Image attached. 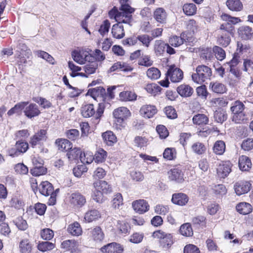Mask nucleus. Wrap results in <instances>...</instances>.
<instances>
[{
  "label": "nucleus",
  "instance_id": "obj_47",
  "mask_svg": "<svg viewBox=\"0 0 253 253\" xmlns=\"http://www.w3.org/2000/svg\"><path fill=\"white\" fill-rule=\"evenodd\" d=\"M34 52L36 55L38 56V57L46 60L48 62L51 64H54V58L48 53L42 50H37L34 51Z\"/></svg>",
  "mask_w": 253,
  "mask_h": 253
},
{
  "label": "nucleus",
  "instance_id": "obj_44",
  "mask_svg": "<svg viewBox=\"0 0 253 253\" xmlns=\"http://www.w3.org/2000/svg\"><path fill=\"white\" fill-rule=\"evenodd\" d=\"M225 150V144L224 141L222 140L216 141L213 146V152L217 155H222Z\"/></svg>",
  "mask_w": 253,
  "mask_h": 253
},
{
  "label": "nucleus",
  "instance_id": "obj_24",
  "mask_svg": "<svg viewBox=\"0 0 253 253\" xmlns=\"http://www.w3.org/2000/svg\"><path fill=\"white\" fill-rule=\"evenodd\" d=\"M91 96L98 101V99L100 101H104V98L103 95L105 94V89L101 86L97 87L90 89L89 91Z\"/></svg>",
  "mask_w": 253,
  "mask_h": 253
},
{
  "label": "nucleus",
  "instance_id": "obj_51",
  "mask_svg": "<svg viewBox=\"0 0 253 253\" xmlns=\"http://www.w3.org/2000/svg\"><path fill=\"white\" fill-rule=\"evenodd\" d=\"M212 51L217 60L222 61L225 58V52L221 47L214 46L212 48Z\"/></svg>",
  "mask_w": 253,
  "mask_h": 253
},
{
  "label": "nucleus",
  "instance_id": "obj_13",
  "mask_svg": "<svg viewBox=\"0 0 253 253\" xmlns=\"http://www.w3.org/2000/svg\"><path fill=\"white\" fill-rule=\"evenodd\" d=\"M46 131L44 129H41L31 137L30 144L32 147H35L41 141L45 140L46 138Z\"/></svg>",
  "mask_w": 253,
  "mask_h": 253
},
{
  "label": "nucleus",
  "instance_id": "obj_41",
  "mask_svg": "<svg viewBox=\"0 0 253 253\" xmlns=\"http://www.w3.org/2000/svg\"><path fill=\"white\" fill-rule=\"evenodd\" d=\"M19 248L21 253H31L32 245L29 240L24 239L20 242Z\"/></svg>",
  "mask_w": 253,
  "mask_h": 253
},
{
  "label": "nucleus",
  "instance_id": "obj_20",
  "mask_svg": "<svg viewBox=\"0 0 253 253\" xmlns=\"http://www.w3.org/2000/svg\"><path fill=\"white\" fill-rule=\"evenodd\" d=\"M188 197L186 194L178 193L172 195L171 201L175 205L184 206L188 202Z\"/></svg>",
  "mask_w": 253,
  "mask_h": 253
},
{
  "label": "nucleus",
  "instance_id": "obj_3",
  "mask_svg": "<svg viewBox=\"0 0 253 253\" xmlns=\"http://www.w3.org/2000/svg\"><path fill=\"white\" fill-rule=\"evenodd\" d=\"M124 0H121V7L119 11L118 14H120V20L118 21L123 22L124 23L127 24L130 22L132 17L131 13L134 11V8H132L130 5L126 4H123Z\"/></svg>",
  "mask_w": 253,
  "mask_h": 253
},
{
  "label": "nucleus",
  "instance_id": "obj_11",
  "mask_svg": "<svg viewBox=\"0 0 253 253\" xmlns=\"http://www.w3.org/2000/svg\"><path fill=\"white\" fill-rule=\"evenodd\" d=\"M157 113L155 106L152 105H144L140 110V114L145 118H151Z\"/></svg>",
  "mask_w": 253,
  "mask_h": 253
},
{
  "label": "nucleus",
  "instance_id": "obj_23",
  "mask_svg": "<svg viewBox=\"0 0 253 253\" xmlns=\"http://www.w3.org/2000/svg\"><path fill=\"white\" fill-rule=\"evenodd\" d=\"M28 143L26 142L18 141L15 145L16 151L13 153V149L10 151V156H18L21 153H25L28 149Z\"/></svg>",
  "mask_w": 253,
  "mask_h": 253
},
{
  "label": "nucleus",
  "instance_id": "obj_25",
  "mask_svg": "<svg viewBox=\"0 0 253 253\" xmlns=\"http://www.w3.org/2000/svg\"><path fill=\"white\" fill-rule=\"evenodd\" d=\"M47 172L46 168L43 166V160L40 159L39 166H36L30 170L31 173L35 176L45 174Z\"/></svg>",
  "mask_w": 253,
  "mask_h": 253
},
{
  "label": "nucleus",
  "instance_id": "obj_4",
  "mask_svg": "<svg viewBox=\"0 0 253 253\" xmlns=\"http://www.w3.org/2000/svg\"><path fill=\"white\" fill-rule=\"evenodd\" d=\"M221 17L225 22L222 24L220 29L226 31V32H232L233 30V27L231 24H235L240 21L239 18L232 17L227 14H222Z\"/></svg>",
  "mask_w": 253,
  "mask_h": 253
},
{
  "label": "nucleus",
  "instance_id": "obj_62",
  "mask_svg": "<svg viewBox=\"0 0 253 253\" xmlns=\"http://www.w3.org/2000/svg\"><path fill=\"white\" fill-rule=\"evenodd\" d=\"M169 211V208L167 205L159 204L155 207V211L158 214L166 215Z\"/></svg>",
  "mask_w": 253,
  "mask_h": 253
},
{
  "label": "nucleus",
  "instance_id": "obj_54",
  "mask_svg": "<svg viewBox=\"0 0 253 253\" xmlns=\"http://www.w3.org/2000/svg\"><path fill=\"white\" fill-rule=\"evenodd\" d=\"M183 10L186 15H192L196 13L197 7L193 3H186L183 5Z\"/></svg>",
  "mask_w": 253,
  "mask_h": 253
},
{
  "label": "nucleus",
  "instance_id": "obj_21",
  "mask_svg": "<svg viewBox=\"0 0 253 253\" xmlns=\"http://www.w3.org/2000/svg\"><path fill=\"white\" fill-rule=\"evenodd\" d=\"M40 192L45 196H49L53 193V187L52 184L48 181L42 182L39 185Z\"/></svg>",
  "mask_w": 253,
  "mask_h": 253
},
{
  "label": "nucleus",
  "instance_id": "obj_49",
  "mask_svg": "<svg viewBox=\"0 0 253 253\" xmlns=\"http://www.w3.org/2000/svg\"><path fill=\"white\" fill-rule=\"evenodd\" d=\"M167 43L162 41H156L154 45L155 53L157 55L162 54L166 51Z\"/></svg>",
  "mask_w": 253,
  "mask_h": 253
},
{
  "label": "nucleus",
  "instance_id": "obj_53",
  "mask_svg": "<svg viewBox=\"0 0 253 253\" xmlns=\"http://www.w3.org/2000/svg\"><path fill=\"white\" fill-rule=\"evenodd\" d=\"M146 73L147 77L151 80H157L161 76L160 71L157 68L154 67L148 69Z\"/></svg>",
  "mask_w": 253,
  "mask_h": 253
},
{
  "label": "nucleus",
  "instance_id": "obj_9",
  "mask_svg": "<svg viewBox=\"0 0 253 253\" xmlns=\"http://www.w3.org/2000/svg\"><path fill=\"white\" fill-rule=\"evenodd\" d=\"M72 56L75 62L80 64H85V61L89 60L91 57L88 53L83 50L73 51L72 52Z\"/></svg>",
  "mask_w": 253,
  "mask_h": 253
},
{
  "label": "nucleus",
  "instance_id": "obj_43",
  "mask_svg": "<svg viewBox=\"0 0 253 253\" xmlns=\"http://www.w3.org/2000/svg\"><path fill=\"white\" fill-rule=\"evenodd\" d=\"M107 157V152L102 148L98 149L95 152L93 160L96 163H102L105 161Z\"/></svg>",
  "mask_w": 253,
  "mask_h": 253
},
{
  "label": "nucleus",
  "instance_id": "obj_22",
  "mask_svg": "<svg viewBox=\"0 0 253 253\" xmlns=\"http://www.w3.org/2000/svg\"><path fill=\"white\" fill-rule=\"evenodd\" d=\"M153 16L158 22L164 23L167 20V14L163 8L158 7L154 11Z\"/></svg>",
  "mask_w": 253,
  "mask_h": 253
},
{
  "label": "nucleus",
  "instance_id": "obj_48",
  "mask_svg": "<svg viewBox=\"0 0 253 253\" xmlns=\"http://www.w3.org/2000/svg\"><path fill=\"white\" fill-rule=\"evenodd\" d=\"M179 231L181 234L186 237L191 236L193 234L191 226L188 223L182 225Z\"/></svg>",
  "mask_w": 253,
  "mask_h": 253
},
{
  "label": "nucleus",
  "instance_id": "obj_2",
  "mask_svg": "<svg viewBox=\"0 0 253 253\" xmlns=\"http://www.w3.org/2000/svg\"><path fill=\"white\" fill-rule=\"evenodd\" d=\"M245 105L243 102L239 100H237L232 104L230 110L233 114L232 117L233 121L236 123H240L241 121L244 120L245 114L244 110Z\"/></svg>",
  "mask_w": 253,
  "mask_h": 253
},
{
  "label": "nucleus",
  "instance_id": "obj_52",
  "mask_svg": "<svg viewBox=\"0 0 253 253\" xmlns=\"http://www.w3.org/2000/svg\"><path fill=\"white\" fill-rule=\"evenodd\" d=\"M145 90L149 93L155 95L161 91V88L156 84H150L146 85Z\"/></svg>",
  "mask_w": 253,
  "mask_h": 253
},
{
  "label": "nucleus",
  "instance_id": "obj_60",
  "mask_svg": "<svg viewBox=\"0 0 253 253\" xmlns=\"http://www.w3.org/2000/svg\"><path fill=\"white\" fill-rule=\"evenodd\" d=\"M241 148L245 151H250L253 149V138H248L243 141Z\"/></svg>",
  "mask_w": 253,
  "mask_h": 253
},
{
  "label": "nucleus",
  "instance_id": "obj_26",
  "mask_svg": "<svg viewBox=\"0 0 253 253\" xmlns=\"http://www.w3.org/2000/svg\"><path fill=\"white\" fill-rule=\"evenodd\" d=\"M102 136L104 142L107 145L112 146L117 142V137L111 131H107L103 133Z\"/></svg>",
  "mask_w": 253,
  "mask_h": 253
},
{
  "label": "nucleus",
  "instance_id": "obj_17",
  "mask_svg": "<svg viewBox=\"0 0 253 253\" xmlns=\"http://www.w3.org/2000/svg\"><path fill=\"white\" fill-rule=\"evenodd\" d=\"M66 155L70 161L80 159L82 162H84V161L83 160L82 151L79 148L75 147L69 149Z\"/></svg>",
  "mask_w": 253,
  "mask_h": 253
},
{
  "label": "nucleus",
  "instance_id": "obj_15",
  "mask_svg": "<svg viewBox=\"0 0 253 253\" xmlns=\"http://www.w3.org/2000/svg\"><path fill=\"white\" fill-rule=\"evenodd\" d=\"M70 202L74 206L82 207L86 203V199L80 193L75 192L71 195Z\"/></svg>",
  "mask_w": 253,
  "mask_h": 253
},
{
  "label": "nucleus",
  "instance_id": "obj_10",
  "mask_svg": "<svg viewBox=\"0 0 253 253\" xmlns=\"http://www.w3.org/2000/svg\"><path fill=\"white\" fill-rule=\"evenodd\" d=\"M101 251L102 253H122L123 248L119 244L112 243L102 247Z\"/></svg>",
  "mask_w": 253,
  "mask_h": 253
},
{
  "label": "nucleus",
  "instance_id": "obj_57",
  "mask_svg": "<svg viewBox=\"0 0 253 253\" xmlns=\"http://www.w3.org/2000/svg\"><path fill=\"white\" fill-rule=\"evenodd\" d=\"M202 53L201 55V57L206 60H211L213 57V51L212 49L210 47H207L203 48L202 50Z\"/></svg>",
  "mask_w": 253,
  "mask_h": 253
},
{
  "label": "nucleus",
  "instance_id": "obj_46",
  "mask_svg": "<svg viewBox=\"0 0 253 253\" xmlns=\"http://www.w3.org/2000/svg\"><path fill=\"white\" fill-rule=\"evenodd\" d=\"M121 99L123 101H133L136 99L137 95L133 92L124 91L120 93Z\"/></svg>",
  "mask_w": 253,
  "mask_h": 253
},
{
  "label": "nucleus",
  "instance_id": "obj_19",
  "mask_svg": "<svg viewBox=\"0 0 253 253\" xmlns=\"http://www.w3.org/2000/svg\"><path fill=\"white\" fill-rule=\"evenodd\" d=\"M79 243L74 240H67L61 244V247L72 253H76L78 250Z\"/></svg>",
  "mask_w": 253,
  "mask_h": 253
},
{
  "label": "nucleus",
  "instance_id": "obj_39",
  "mask_svg": "<svg viewBox=\"0 0 253 253\" xmlns=\"http://www.w3.org/2000/svg\"><path fill=\"white\" fill-rule=\"evenodd\" d=\"M68 67L72 71V73H70V76L71 77L74 78L78 76H81L82 77L86 76L83 72H79L82 70V67L75 65L73 62L69 61L68 62Z\"/></svg>",
  "mask_w": 253,
  "mask_h": 253
},
{
  "label": "nucleus",
  "instance_id": "obj_56",
  "mask_svg": "<svg viewBox=\"0 0 253 253\" xmlns=\"http://www.w3.org/2000/svg\"><path fill=\"white\" fill-rule=\"evenodd\" d=\"M123 197L121 194L117 193L114 196L112 201V206L115 209H119L120 207L123 204Z\"/></svg>",
  "mask_w": 253,
  "mask_h": 253
},
{
  "label": "nucleus",
  "instance_id": "obj_33",
  "mask_svg": "<svg viewBox=\"0 0 253 253\" xmlns=\"http://www.w3.org/2000/svg\"><path fill=\"white\" fill-rule=\"evenodd\" d=\"M226 5L232 11H239L243 7L242 3L240 0H227Z\"/></svg>",
  "mask_w": 253,
  "mask_h": 253
},
{
  "label": "nucleus",
  "instance_id": "obj_8",
  "mask_svg": "<svg viewBox=\"0 0 253 253\" xmlns=\"http://www.w3.org/2000/svg\"><path fill=\"white\" fill-rule=\"evenodd\" d=\"M89 230V236L93 241L96 243H100L103 240L104 234L100 227L95 226Z\"/></svg>",
  "mask_w": 253,
  "mask_h": 253
},
{
  "label": "nucleus",
  "instance_id": "obj_30",
  "mask_svg": "<svg viewBox=\"0 0 253 253\" xmlns=\"http://www.w3.org/2000/svg\"><path fill=\"white\" fill-rule=\"evenodd\" d=\"M98 66L97 62L93 61L90 63H88L86 64L83 68V70L84 71V73L86 75V76H83V77H88L89 75L93 74L95 73L96 70L97 69Z\"/></svg>",
  "mask_w": 253,
  "mask_h": 253
},
{
  "label": "nucleus",
  "instance_id": "obj_27",
  "mask_svg": "<svg viewBox=\"0 0 253 253\" xmlns=\"http://www.w3.org/2000/svg\"><path fill=\"white\" fill-rule=\"evenodd\" d=\"M252 163L250 159L247 156L242 155L239 158V167L243 171L248 170L251 168Z\"/></svg>",
  "mask_w": 253,
  "mask_h": 253
},
{
  "label": "nucleus",
  "instance_id": "obj_37",
  "mask_svg": "<svg viewBox=\"0 0 253 253\" xmlns=\"http://www.w3.org/2000/svg\"><path fill=\"white\" fill-rule=\"evenodd\" d=\"M95 110L93 104L85 105L81 108V113L84 118H89L95 114Z\"/></svg>",
  "mask_w": 253,
  "mask_h": 253
},
{
  "label": "nucleus",
  "instance_id": "obj_59",
  "mask_svg": "<svg viewBox=\"0 0 253 253\" xmlns=\"http://www.w3.org/2000/svg\"><path fill=\"white\" fill-rule=\"evenodd\" d=\"M213 191L215 194L219 196H223L227 193V189L223 184L214 185L212 188Z\"/></svg>",
  "mask_w": 253,
  "mask_h": 253
},
{
  "label": "nucleus",
  "instance_id": "obj_38",
  "mask_svg": "<svg viewBox=\"0 0 253 253\" xmlns=\"http://www.w3.org/2000/svg\"><path fill=\"white\" fill-rule=\"evenodd\" d=\"M213 117L217 123L222 124L226 120L227 116L225 111L219 109L214 112Z\"/></svg>",
  "mask_w": 253,
  "mask_h": 253
},
{
  "label": "nucleus",
  "instance_id": "obj_55",
  "mask_svg": "<svg viewBox=\"0 0 253 253\" xmlns=\"http://www.w3.org/2000/svg\"><path fill=\"white\" fill-rule=\"evenodd\" d=\"M54 247L55 245L54 244L47 241L42 242L38 246V249L43 252L51 250L54 249Z\"/></svg>",
  "mask_w": 253,
  "mask_h": 253
},
{
  "label": "nucleus",
  "instance_id": "obj_32",
  "mask_svg": "<svg viewBox=\"0 0 253 253\" xmlns=\"http://www.w3.org/2000/svg\"><path fill=\"white\" fill-rule=\"evenodd\" d=\"M236 210L241 214H248L252 211L253 208L249 203L242 202L237 205Z\"/></svg>",
  "mask_w": 253,
  "mask_h": 253
},
{
  "label": "nucleus",
  "instance_id": "obj_40",
  "mask_svg": "<svg viewBox=\"0 0 253 253\" xmlns=\"http://www.w3.org/2000/svg\"><path fill=\"white\" fill-rule=\"evenodd\" d=\"M28 104V102H21L16 104L13 108L10 109L7 112L9 116L15 113L21 114L22 110L24 109Z\"/></svg>",
  "mask_w": 253,
  "mask_h": 253
},
{
  "label": "nucleus",
  "instance_id": "obj_42",
  "mask_svg": "<svg viewBox=\"0 0 253 253\" xmlns=\"http://www.w3.org/2000/svg\"><path fill=\"white\" fill-rule=\"evenodd\" d=\"M67 230L69 233L74 236H79L82 232V228L77 222H75L70 224Z\"/></svg>",
  "mask_w": 253,
  "mask_h": 253
},
{
  "label": "nucleus",
  "instance_id": "obj_36",
  "mask_svg": "<svg viewBox=\"0 0 253 253\" xmlns=\"http://www.w3.org/2000/svg\"><path fill=\"white\" fill-rule=\"evenodd\" d=\"M101 217L100 212L96 210H91L87 211L84 215V219L88 222H91Z\"/></svg>",
  "mask_w": 253,
  "mask_h": 253
},
{
  "label": "nucleus",
  "instance_id": "obj_50",
  "mask_svg": "<svg viewBox=\"0 0 253 253\" xmlns=\"http://www.w3.org/2000/svg\"><path fill=\"white\" fill-rule=\"evenodd\" d=\"M153 236L154 238H157L163 239L167 238L169 239V242L168 243V246H169V245H171L172 244V241L171 240L172 236H171V235L167 234L162 231L158 230L154 232L153 234Z\"/></svg>",
  "mask_w": 253,
  "mask_h": 253
},
{
  "label": "nucleus",
  "instance_id": "obj_18",
  "mask_svg": "<svg viewBox=\"0 0 253 253\" xmlns=\"http://www.w3.org/2000/svg\"><path fill=\"white\" fill-rule=\"evenodd\" d=\"M96 190L100 191L103 194H108L112 192V189L107 182L104 180H100L93 183Z\"/></svg>",
  "mask_w": 253,
  "mask_h": 253
},
{
  "label": "nucleus",
  "instance_id": "obj_34",
  "mask_svg": "<svg viewBox=\"0 0 253 253\" xmlns=\"http://www.w3.org/2000/svg\"><path fill=\"white\" fill-rule=\"evenodd\" d=\"M177 91L182 97H189L193 93V88L189 85L181 84L177 88Z\"/></svg>",
  "mask_w": 253,
  "mask_h": 253
},
{
  "label": "nucleus",
  "instance_id": "obj_7",
  "mask_svg": "<svg viewBox=\"0 0 253 253\" xmlns=\"http://www.w3.org/2000/svg\"><path fill=\"white\" fill-rule=\"evenodd\" d=\"M251 183L247 181H239L236 182L234 185V189L236 194L240 196L247 193L251 190Z\"/></svg>",
  "mask_w": 253,
  "mask_h": 253
},
{
  "label": "nucleus",
  "instance_id": "obj_29",
  "mask_svg": "<svg viewBox=\"0 0 253 253\" xmlns=\"http://www.w3.org/2000/svg\"><path fill=\"white\" fill-rule=\"evenodd\" d=\"M55 144L59 150L68 151L72 148V143L66 139H59L56 140Z\"/></svg>",
  "mask_w": 253,
  "mask_h": 253
},
{
  "label": "nucleus",
  "instance_id": "obj_58",
  "mask_svg": "<svg viewBox=\"0 0 253 253\" xmlns=\"http://www.w3.org/2000/svg\"><path fill=\"white\" fill-rule=\"evenodd\" d=\"M33 100L39 103L42 107L44 109H48L51 107V103L46 99L42 97H38L33 98Z\"/></svg>",
  "mask_w": 253,
  "mask_h": 253
},
{
  "label": "nucleus",
  "instance_id": "obj_12",
  "mask_svg": "<svg viewBox=\"0 0 253 253\" xmlns=\"http://www.w3.org/2000/svg\"><path fill=\"white\" fill-rule=\"evenodd\" d=\"M133 210L139 213H143L148 211L149 206L148 203L144 200H139L134 201L132 204Z\"/></svg>",
  "mask_w": 253,
  "mask_h": 253
},
{
  "label": "nucleus",
  "instance_id": "obj_61",
  "mask_svg": "<svg viewBox=\"0 0 253 253\" xmlns=\"http://www.w3.org/2000/svg\"><path fill=\"white\" fill-rule=\"evenodd\" d=\"M169 42L171 46L177 47L183 43V39L180 37L174 36L169 38Z\"/></svg>",
  "mask_w": 253,
  "mask_h": 253
},
{
  "label": "nucleus",
  "instance_id": "obj_5",
  "mask_svg": "<svg viewBox=\"0 0 253 253\" xmlns=\"http://www.w3.org/2000/svg\"><path fill=\"white\" fill-rule=\"evenodd\" d=\"M166 75L169 78L172 83L179 82L183 78L182 71L175 65H171L169 67Z\"/></svg>",
  "mask_w": 253,
  "mask_h": 253
},
{
  "label": "nucleus",
  "instance_id": "obj_1",
  "mask_svg": "<svg viewBox=\"0 0 253 253\" xmlns=\"http://www.w3.org/2000/svg\"><path fill=\"white\" fill-rule=\"evenodd\" d=\"M212 76L211 69L204 65H198L196 73L192 75V80L198 84H202L206 80H210Z\"/></svg>",
  "mask_w": 253,
  "mask_h": 253
},
{
  "label": "nucleus",
  "instance_id": "obj_16",
  "mask_svg": "<svg viewBox=\"0 0 253 253\" xmlns=\"http://www.w3.org/2000/svg\"><path fill=\"white\" fill-rule=\"evenodd\" d=\"M25 115L29 118H32L38 116L40 113V110L37 105L31 103L26 107L24 111Z\"/></svg>",
  "mask_w": 253,
  "mask_h": 253
},
{
  "label": "nucleus",
  "instance_id": "obj_6",
  "mask_svg": "<svg viewBox=\"0 0 253 253\" xmlns=\"http://www.w3.org/2000/svg\"><path fill=\"white\" fill-rule=\"evenodd\" d=\"M232 165L229 161L221 162L216 168V173L220 178H224L231 171Z\"/></svg>",
  "mask_w": 253,
  "mask_h": 253
},
{
  "label": "nucleus",
  "instance_id": "obj_64",
  "mask_svg": "<svg viewBox=\"0 0 253 253\" xmlns=\"http://www.w3.org/2000/svg\"><path fill=\"white\" fill-rule=\"evenodd\" d=\"M230 37L226 34L222 35L217 40L218 44L223 46H227L230 42Z\"/></svg>",
  "mask_w": 253,
  "mask_h": 253
},
{
  "label": "nucleus",
  "instance_id": "obj_28",
  "mask_svg": "<svg viewBox=\"0 0 253 253\" xmlns=\"http://www.w3.org/2000/svg\"><path fill=\"white\" fill-rule=\"evenodd\" d=\"M115 118H121L126 119L130 115L129 110L126 107H121L115 109L113 112Z\"/></svg>",
  "mask_w": 253,
  "mask_h": 253
},
{
  "label": "nucleus",
  "instance_id": "obj_35",
  "mask_svg": "<svg viewBox=\"0 0 253 253\" xmlns=\"http://www.w3.org/2000/svg\"><path fill=\"white\" fill-rule=\"evenodd\" d=\"M206 149L205 144L200 142H195L191 146L192 152L198 155L204 154L206 151Z\"/></svg>",
  "mask_w": 253,
  "mask_h": 253
},
{
  "label": "nucleus",
  "instance_id": "obj_14",
  "mask_svg": "<svg viewBox=\"0 0 253 253\" xmlns=\"http://www.w3.org/2000/svg\"><path fill=\"white\" fill-rule=\"evenodd\" d=\"M169 178L170 180L181 183L184 180V174L181 170L175 168L168 172Z\"/></svg>",
  "mask_w": 253,
  "mask_h": 253
},
{
  "label": "nucleus",
  "instance_id": "obj_31",
  "mask_svg": "<svg viewBox=\"0 0 253 253\" xmlns=\"http://www.w3.org/2000/svg\"><path fill=\"white\" fill-rule=\"evenodd\" d=\"M209 86L211 90L216 93L222 94L227 90L224 84L217 82H211Z\"/></svg>",
  "mask_w": 253,
  "mask_h": 253
},
{
  "label": "nucleus",
  "instance_id": "obj_45",
  "mask_svg": "<svg viewBox=\"0 0 253 253\" xmlns=\"http://www.w3.org/2000/svg\"><path fill=\"white\" fill-rule=\"evenodd\" d=\"M208 118L203 114H197L193 118V123L198 125H206L208 124Z\"/></svg>",
  "mask_w": 253,
  "mask_h": 253
},
{
  "label": "nucleus",
  "instance_id": "obj_63",
  "mask_svg": "<svg viewBox=\"0 0 253 253\" xmlns=\"http://www.w3.org/2000/svg\"><path fill=\"white\" fill-rule=\"evenodd\" d=\"M14 222L17 228L21 230H25L28 227L26 221L23 219L21 217L17 218Z\"/></svg>",
  "mask_w": 253,
  "mask_h": 253
}]
</instances>
